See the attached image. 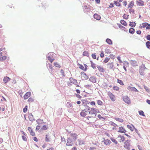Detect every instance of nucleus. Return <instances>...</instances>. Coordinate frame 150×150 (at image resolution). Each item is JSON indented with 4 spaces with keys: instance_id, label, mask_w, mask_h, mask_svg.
I'll return each instance as SVG.
<instances>
[{
    "instance_id": "4468645a",
    "label": "nucleus",
    "mask_w": 150,
    "mask_h": 150,
    "mask_svg": "<svg viewBox=\"0 0 150 150\" xmlns=\"http://www.w3.org/2000/svg\"><path fill=\"white\" fill-rule=\"evenodd\" d=\"M107 65L108 66V68L110 69H113L114 67V65L112 62H109L107 64Z\"/></svg>"
},
{
    "instance_id": "f704fd0d",
    "label": "nucleus",
    "mask_w": 150,
    "mask_h": 150,
    "mask_svg": "<svg viewBox=\"0 0 150 150\" xmlns=\"http://www.w3.org/2000/svg\"><path fill=\"white\" fill-rule=\"evenodd\" d=\"M36 122L38 124H42L43 122H44L43 120H41L40 119H38L36 120Z\"/></svg>"
},
{
    "instance_id": "7c9ffc66",
    "label": "nucleus",
    "mask_w": 150,
    "mask_h": 150,
    "mask_svg": "<svg viewBox=\"0 0 150 150\" xmlns=\"http://www.w3.org/2000/svg\"><path fill=\"white\" fill-rule=\"evenodd\" d=\"M120 22L121 23V24H122L123 25H124L125 26H126L127 25L126 21H124L123 20H121L120 21Z\"/></svg>"
},
{
    "instance_id": "a19ab883",
    "label": "nucleus",
    "mask_w": 150,
    "mask_h": 150,
    "mask_svg": "<svg viewBox=\"0 0 150 150\" xmlns=\"http://www.w3.org/2000/svg\"><path fill=\"white\" fill-rule=\"evenodd\" d=\"M115 119L117 121H118L120 122H122L124 121L123 119L121 118H115Z\"/></svg>"
},
{
    "instance_id": "473e14b6",
    "label": "nucleus",
    "mask_w": 150,
    "mask_h": 150,
    "mask_svg": "<svg viewBox=\"0 0 150 150\" xmlns=\"http://www.w3.org/2000/svg\"><path fill=\"white\" fill-rule=\"evenodd\" d=\"M80 115L82 117H84L87 114L85 113V112L81 111L80 114Z\"/></svg>"
},
{
    "instance_id": "4c0bfd02",
    "label": "nucleus",
    "mask_w": 150,
    "mask_h": 150,
    "mask_svg": "<svg viewBox=\"0 0 150 150\" xmlns=\"http://www.w3.org/2000/svg\"><path fill=\"white\" fill-rule=\"evenodd\" d=\"M7 58V57L4 56L0 57V61L2 62L5 60Z\"/></svg>"
},
{
    "instance_id": "58836bf2",
    "label": "nucleus",
    "mask_w": 150,
    "mask_h": 150,
    "mask_svg": "<svg viewBox=\"0 0 150 150\" xmlns=\"http://www.w3.org/2000/svg\"><path fill=\"white\" fill-rule=\"evenodd\" d=\"M91 64V67L94 69H96V64L93 63L92 61H90Z\"/></svg>"
},
{
    "instance_id": "603ef678",
    "label": "nucleus",
    "mask_w": 150,
    "mask_h": 150,
    "mask_svg": "<svg viewBox=\"0 0 150 150\" xmlns=\"http://www.w3.org/2000/svg\"><path fill=\"white\" fill-rule=\"evenodd\" d=\"M110 123L111 125L113 126L114 127L118 126L116 124L112 122L111 121L110 122Z\"/></svg>"
},
{
    "instance_id": "9b49d317",
    "label": "nucleus",
    "mask_w": 150,
    "mask_h": 150,
    "mask_svg": "<svg viewBox=\"0 0 150 150\" xmlns=\"http://www.w3.org/2000/svg\"><path fill=\"white\" fill-rule=\"evenodd\" d=\"M136 3L138 6H143L144 5V2L143 1L141 0L136 1Z\"/></svg>"
},
{
    "instance_id": "20e7f679",
    "label": "nucleus",
    "mask_w": 150,
    "mask_h": 150,
    "mask_svg": "<svg viewBox=\"0 0 150 150\" xmlns=\"http://www.w3.org/2000/svg\"><path fill=\"white\" fill-rule=\"evenodd\" d=\"M96 78L95 76H91L89 79V81L93 83H96Z\"/></svg>"
},
{
    "instance_id": "393cba45",
    "label": "nucleus",
    "mask_w": 150,
    "mask_h": 150,
    "mask_svg": "<svg viewBox=\"0 0 150 150\" xmlns=\"http://www.w3.org/2000/svg\"><path fill=\"white\" fill-rule=\"evenodd\" d=\"M135 32V29L132 28H131L129 30V32L130 34H133Z\"/></svg>"
},
{
    "instance_id": "c9c22d12",
    "label": "nucleus",
    "mask_w": 150,
    "mask_h": 150,
    "mask_svg": "<svg viewBox=\"0 0 150 150\" xmlns=\"http://www.w3.org/2000/svg\"><path fill=\"white\" fill-rule=\"evenodd\" d=\"M138 112L139 113L140 115L144 117L145 116V115L144 112L142 110L139 111Z\"/></svg>"
},
{
    "instance_id": "412c9836",
    "label": "nucleus",
    "mask_w": 150,
    "mask_h": 150,
    "mask_svg": "<svg viewBox=\"0 0 150 150\" xmlns=\"http://www.w3.org/2000/svg\"><path fill=\"white\" fill-rule=\"evenodd\" d=\"M81 101L82 102L83 105H86L90 103V102L88 101L87 100L82 99Z\"/></svg>"
},
{
    "instance_id": "f03ea898",
    "label": "nucleus",
    "mask_w": 150,
    "mask_h": 150,
    "mask_svg": "<svg viewBox=\"0 0 150 150\" xmlns=\"http://www.w3.org/2000/svg\"><path fill=\"white\" fill-rule=\"evenodd\" d=\"M97 109L94 108H91V110L88 111L89 114H91V115H94V116H92V117H94L96 115Z\"/></svg>"
},
{
    "instance_id": "052dcab7",
    "label": "nucleus",
    "mask_w": 150,
    "mask_h": 150,
    "mask_svg": "<svg viewBox=\"0 0 150 150\" xmlns=\"http://www.w3.org/2000/svg\"><path fill=\"white\" fill-rule=\"evenodd\" d=\"M148 25V23L146 22L144 23H142V27L143 28H145Z\"/></svg>"
},
{
    "instance_id": "680f3d73",
    "label": "nucleus",
    "mask_w": 150,
    "mask_h": 150,
    "mask_svg": "<svg viewBox=\"0 0 150 150\" xmlns=\"http://www.w3.org/2000/svg\"><path fill=\"white\" fill-rule=\"evenodd\" d=\"M48 135L47 134L46 135L45 141L47 142H50V141L49 138L47 137Z\"/></svg>"
},
{
    "instance_id": "39448f33",
    "label": "nucleus",
    "mask_w": 150,
    "mask_h": 150,
    "mask_svg": "<svg viewBox=\"0 0 150 150\" xmlns=\"http://www.w3.org/2000/svg\"><path fill=\"white\" fill-rule=\"evenodd\" d=\"M72 141L71 139L69 138H68L67 141V143L66 144L67 146H72Z\"/></svg>"
},
{
    "instance_id": "dca6fc26",
    "label": "nucleus",
    "mask_w": 150,
    "mask_h": 150,
    "mask_svg": "<svg viewBox=\"0 0 150 150\" xmlns=\"http://www.w3.org/2000/svg\"><path fill=\"white\" fill-rule=\"evenodd\" d=\"M71 136L72 137L74 141H75L77 138V135L76 133H71Z\"/></svg>"
},
{
    "instance_id": "f8f14e48",
    "label": "nucleus",
    "mask_w": 150,
    "mask_h": 150,
    "mask_svg": "<svg viewBox=\"0 0 150 150\" xmlns=\"http://www.w3.org/2000/svg\"><path fill=\"white\" fill-rule=\"evenodd\" d=\"M11 79L9 77L6 76L4 77L3 81L5 83H6L9 81Z\"/></svg>"
},
{
    "instance_id": "13d9d810",
    "label": "nucleus",
    "mask_w": 150,
    "mask_h": 150,
    "mask_svg": "<svg viewBox=\"0 0 150 150\" xmlns=\"http://www.w3.org/2000/svg\"><path fill=\"white\" fill-rule=\"evenodd\" d=\"M47 129V126L45 125H44L41 128V129L46 130Z\"/></svg>"
},
{
    "instance_id": "cd10ccee",
    "label": "nucleus",
    "mask_w": 150,
    "mask_h": 150,
    "mask_svg": "<svg viewBox=\"0 0 150 150\" xmlns=\"http://www.w3.org/2000/svg\"><path fill=\"white\" fill-rule=\"evenodd\" d=\"M136 23L135 22H129V25L132 27H134L136 25Z\"/></svg>"
},
{
    "instance_id": "e2e57ef3",
    "label": "nucleus",
    "mask_w": 150,
    "mask_h": 150,
    "mask_svg": "<svg viewBox=\"0 0 150 150\" xmlns=\"http://www.w3.org/2000/svg\"><path fill=\"white\" fill-rule=\"evenodd\" d=\"M34 99L32 98H29L28 100V101L29 102H33L34 101Z\"/></svg>"
},
{
    "instance_id": "0e129e2a",
    "label": "nucleus",
    "mask_w": 150,
    "mask_h": 150,
    "mask_svg": "<svg viewBox=\"0 0 150 150\" xmlns=\"http://www.w3.org/2000/svg\"><path fill=\"white\" fill-rule=\"evenodd\" d=\"M91 56L93 59H96V55L95 53L92 54L91 55Z\"/></svg>"
},
{
    "instance_id": "a878e982",
    "label": "nucleus",
    "mask_w": 150,
    "mask_h": 150,
    "mask_svg": "<svg viewBox=\"0 0 150 150\" xmlns=\"http://www.w3.org/2000/svg\"><path fill=\"white\" fill-rule=\"evenodd\" d=\"M106 42L109 45H112V40L109 38H107L106 39Z\"/></svg>"
},
{
    "instance_id": "49530a36",
    "label": "nucleus",
    "mask_w": 150,
    "mask_h": 150,
    "mask_svg": "<svg viewBox=\"0 0 150 150\" xmlns=\"http://www.w3.org/2000/svg\"><path fill=\"white\" fill-rule=\"evenodd\" d=\"M111 140L113 142H114L115 144H117L118 143L117 141L115 139L112 137H111L110 138Z\"/></svg>"
},
{
    "instance_id": "79ce46f5",
    "label": "nucleus",
    "mask_w": 150,
    "mask_h": 150,
    "mask_svg": "<svg viewBox=\"0 0 150 150\" xmlns=\"http://www.w3.org/2000/svg\"><path fill=\"white\" fill-rule=\"evenodd\" d=\"M144 89L146 90V91L148 93L150 92V90L146 86H145V85H144Z\"/></svg>"
},
{
    "instance_id": "0eeeda50",
    "label": "nucleus",
    "mask_w": 150,
    "mask_h": 150,
    "mask_svg": "<svg viewBox=\"0 0 150 150\" xmlns=\"http://www.w3.org/2000/svg\"><path fill=\"white\" fill-rule=\"evenodd\" d=\"M108 95L109 96L111 100L112 101H114L115 100V96L110 92H108Z\"/></svg>"
},
{
    "instance_id": "37998d69",
    "label": "nucleus",
    "mask_w": 150,
    "mask_h": 150,
    "mask_svg": "<svg viewBox=\"0 0 150 150\" xmlns=\"http://www.w3.org/2000/svg\"><path fill=\"white\" fill-rule=\"evenodd\" d=\"M142 66H141L140 67V69L139 70V73L140 75H143V70L142 69Z\"/></svg>"
},
{
    "instance_id": "7ed1b4c3",
    "label": "nucleus",
    "mask_w": 150,
    "mask_h": 150,
    "mask_svg": "<svg viewBox=\"0 0 150 150\" xmlns=\"http://www.w3.org/2000/svg\"><path fill=\"white\" fill-rule=\"evenodd\" d=\"M123 100L127 104H130L131 103L130 99L127 96H125L122 97Z\"/></svg>"
},
{
    "instance_id": "6e6d98bb",
    "label": "nucleus",
    "mask_w": 150,
    "mask_h": 150,
    "mask_svg": "<svg viewBox=\"0 0 150 150\" xmlns=\"http://www.w3.org/2000/svg\"><path fill=\"white\" fill-rule=\"evenodd\" d=\"M110 60V58L109 57H106L105 59V60L103 61V62L105 63H107Z\"/></svg>"
},
{
    "instance_id": "ea45409f",
    "label": "nucleus",
    "mask_w": 150,
    "mask_h": 150,
    "mask_svg": "<svg viewBox=\"0 0 150 150\" xmlns=\"http://www.w3.org/2000/svg\"><path fill=\"white\" fill-rule=\"evenodd\" d=\"M47 67L48 69H50L51 70H52V65L51 64L48 63V64H47Z\"/></svg>"
},
{
    "instance_id": "6e6552de",
    "label": "nucleus",
    "mask_w": 150,
    "mask_h": 150,
    "mask_svg": "<svg viewBox=\"0 0 150 150\" xmlns=\"http://www.w3.org/2000/svg\"><path fill=\"white\" fill-rule=\"evenodd\" d=\"M127 89L129 91H134L137 92L139 91L135 87H132L129 86L128 87Z\"/></svg>"
},
{
    "instance_id": "a18cd8bd",
    "label": "nucleus",
    "mask_w": 150,
    "mask_h": 150,
    "mask_svg": "<svg viewBox=\"0 0 150 150\" xmlns=\"http://www.w3.org/2000/svg\"><path fill=\"white\" fill-rule=\"evenodd\" d=\"M117 82L121 85H124L122 81L121 80L118 79Z\"/></svg>"
},
{
    "instance_id": "c03bdc74",
    "label": "nucleus",
    "mask_w": 150,
    "mask_h": 150,
    "mask_svg": "<svg viewBox=\"0 0 150 150\" xmlns=\"http://www.w3.org/2000/svg\"><path fill=\"white\" fill-rule=\"evenodd\" d=\"M118 137H120L121 138V140L122 142H123L125 140V138L124 136H121V135H119L118 136Z\"/></svg>"
},
{
    "instance_id": "3c124183",
    "label": "nucleus",
    "mask_w": 150,
    "mask_h": 150,
    "mask_svg": "<svg viewBox=\"0 0 150 150\" xmlns=\"http://www.w3.org/2000/svg\"><path fill=\"white\" fill-rule=\"evenodd\" d=\"M127 127L131 131H133L134 130L133 128L130 125H127Z\"/></svg>"
},
{
    "instance_id": "9d476101",
    "label": "nucleus",
    "mask_w": 150,
    "mask_h": 150,
    "mask_svg": "<svg viewBox=\"0 0 150 150\" xmlns=\"http://www.w3.org/2000/svg\"><path fill=\"white\" fill-rule=\"evenodd\" d=\"M31 95V93L30 92H26L23 96L25 100L27 99Z\"/></svg>"
},
{
    "instance_id": "2eb2a0df",
    "label": "nucleus",
    "mask_w": 150,
    "mask_h": 150,
    "mask_svg": "<svg viewBox=\"0 0 150 150\" xmlns=\"http://www.w3.org/2000/svg\"><path fill=\"white\" fill-rule=\"evenodd\" d=\"M28 118L29 120L31 121H33L35 120V119H34L33 116L31 113L29 114Z\"/></svg>"
},
{
    "instance_id": "423d86ee",
    "label": "nucleus",
    "mask_w": 150,
    "mask_h": 150,
    "mask_svg": "<svg viewBox=\"0 0 150 150\" xmlns=\"http://www.w3.org/2000/svg\"><path fill=\"white\" fill-rule=\"evenodd\" d=\"M119 130L118 132L121 133H125L127 132L126 130L123 127H119Z\"/></svg>"
},
{
    "instance_id": "6ab92c4d",
    "label": "nucleus",
    "mask_w": 150,
    "mask_h": 150,
    "mask_svg": "<svg viewBox=\"0 0 150 150\" xmlns=\"http://www.w3.org/2000/svg\"><path fill=\"white\" fill-rule=\"evenodd\" d=\"M130 63L133 66H135L137 65V62L135 60H131Z\"/></svg>"
},
{
    "instance_id": "f3484780",
    "label": "nucleus",
    "mask_w": 150,
    "mask_h": 150,
    "mask_svg": "<svg viewBox=\"0 0 150 150\" xmlns=\"http://www.w3.org/2000/svg\"><path fill=\"white\" fill-rule=\"evenodd\" d=\"M83 106L85 107V108L83 110H82L83 111L87 112L90 110V108L89 107L85 105H83Z\"/></svg>"
},
{
    "instance_id": "09e8293b",
    "label": "nucleus",
    "mask_w": 150,
    "mask_h": 150,
    "mask_svg": "<svg viewBox=\"0 0 150 150\" xmlns=\"http://www.w3.org/2000/svg\"><path fill=\"white\" fill-rule=\"evenodd\" d=\"M129 15H126L125 14H124L123 16V18L125 19H127L128 18Z\"/></svg>"
},
{
    "instance_id": "8fccbe9b",
    "label": "nucleus",
    "mask_w": 150,
    "mask_h": 150,
    "mask_svg": "<svg viewBox=\"0 0 150 150\" xmlns=\"http://www.w3.org/2000/svg\"><path fill=\"white\" fill-rule=\"evenodd\" d=\"M129 12L130 13H132L133 14L135 13L134 10L132 8H130L129 9Z\"/></svg>"
},
{
    "instance_id": "e433bc0d",
    "label": "nucleus",
    "mask_w": 150,
    "mask_h": 150,
    "mask_svg": "<svg viewBox=\"0 0 150 150\" xmlns=\"http://www.w3.org/2000/svg\"><path fill=\"white\" fill-rule=\"evenodd\" d=\"M118 26H119V28L120 29H122V30H124V31H125V29H126L125 27L124 26L122 25L121 24H118Z\"/></svg>"
},
{
    "instance_id": "774afa93",
    "label": "nucleus",
    "mask_w": 150,
    "mask_h": 150,
    "mask_svg": "<svg viewBox=\"0 0 150 150\" xmlns=\"http://www.w3.org/2000/svg\"><path fill=\"white\" fill-rule=\"evenodd\" d=\"M146 39L147 40L150 41V35H148L146 36Z\"/></svg>"
},
{
    "instance_id": "72a5a7b5",
    "label": "nucleus",
    "mask_w": 150,
    "mask_h": 150,
    "mask_svg": "<svg viewBox=\"0 0 150 150\" xmlns=\"http://www.w3.org/2000/svg\"><path fill=\"white\" fill-rule=\"evenodd\" d=\"M146 45L147 48L149 49H150V42L148 41L146 42Z\"/></svg>"
},
{
    "instance_id": "aec40b11",
    "label": "nucleus",
    "mask_w": 150,
    "mask_h": 150,
    "mask_svg": "<svg viewBox=\"0 0 150 150\" xmlns=\"http://www.w3.org/2000/svg\"><path fill=\"white\" fill-rule=\"evenodd\" d=\"M90 9L89 7H88L87 6H84V11L85 13H87L90 11Z\"/></svg>"
},
{
    "instance_id": "a211bd4d",
    "label": "nucleus",
    "mask_w": 150,
    "mask_h": 150,
    "mask_svg": "<svg viewBox=\"0 0 150 150\" xmlns=\"http://www.w3.org/2000/svg\"><path fill=\"white\" fill-rule=\"evenodd\" d=\"M69 80H70L71 83H72L76 85L77 83V80L73 79L72 78H69Z\"/></svg>"
},
{
    "instance_id": "de8ad7c7",
    "label": "nucleus",
    "mask_w": 150,
    "mask_h": 150,
    "mask_svg": "<svg viewBox=\"0 0 150 150\" xmlns=\"http://www.w3.org/2000/svg\"><path fill=\"white\" fill-rule=\"evenodd\" d=\"M78 65H79V68L84 71V67L82 65L79 64H78Z\"/></svg>"
},
{
    "instance_id": "bb28decb",
    "label": "nucleus",
    "mask_w": 150,
    "mask_h": 150,
    "mask_svg": "<svg viewBox=\"0 0 150 150\" xmlns=\"http://www.w3.org/2000/svg\"><path fill=\"white\" fill-rule=\"evenodd\" d=\"M81 73L83 74V77H84V78L85 79H87L89 78V77H88V76H87V75L83 71L81 72Z\"/></svg>"
},
{
    "instance_id": "b1692460",
    "label": "nucleus",
    "mask_w": 150,
    "mask_h": 150,
    "mask_svg": "<svg viewBox=\"0 0 150 150\" xmlns=\"http://www.w3.org/2000/svg\"><path fill=\"white\" fill-rule=\"evenodd\" d=\"M134 2L133 1H131L129 4L128 8H132L134 5Z\"/></svg>"
},
{
    "instance_id": "bf43d9fd",
    "label": "nucleus",
    "mask_w": 150,
    "mask_h": 150,
    "mask_svg": "<svg viewBox=\"0 0 150 150\" xmlns=\"http://www.w3.org/2000/svg\"><path fill=\"white\" fill-rule=\"evenodd\" d=\"M98 104L100 105H102L103 104V102L100 100H97Z\"/></svg>"
},
{
    "instance_id": "1a4fd4ad",
    "label": "nucleus",
    "mask_w": 150,
    "mask_h": 150,
    "mask_svg": "<svg viewBox=\"0 0 150 150\" xmlns=\"http://www.w3.org/2000/svg\"><path fill=\"white\" fill-rule=\"evenodd\" d=\"M102 142H103L106 145L110 144L111 143L109 139H104V140L102 141Z\"/></svg>"
},
{
    "instance_id": "c85d7f7f",
    "label": "nucleus",
    "mask_w": 150,
    "mask_h": 150,
    "mask_svg": "<svg viewBox=\"0 0 150 150\" xmlns=\"http://www.w3.org/2000/svg\"><path fill=\"white\" fill-rule=\"evenodd\" d=\"M129 146L130 144H126V143L125 142L124 147L128 150H129L130 149Z\"/></svg>"
},
{
    "instance_id": "2f4dec72",
    "label": "nucleus",
    "mask_w": 150,
    "mask_h": 150,
    "mask_svg": "<svg viewBox=\"0 0 150 150\" xmlns=\"http://www.w3.org/2000/svg\"><path fill=\"white\" fill-rule=\"evenodd\" d=\"M83 56H87V57H89V54L88 52L86 51H85L83 52Z\"/></svg>"
},
{
    "instance_id": "f257e3e1",
    "label": "nucleus",
    "mask_w": 150,
    "mask_h": 150,
    "mask_svg": "<svg viewBox=\"0 0 150 150\" xmlns=\"http://www.w3.org/2000/svg\"><path fill=\"white\" fill-rule=\"evenodd\" d=\"M55 54L53 52H50L46 55L48 60L52 63L54 60V57H55Z\"/></svg>"
},
{
    "instance_id": "ddd939ff",
    "label": "nucleus",
    "mask_w": 150,
    "mask_h": 150,
    "mask_svg": "<svg viewBox=\"0 0 150 150\" xmlns=\"http://www.w3.org/2000/svg\"><path fill=\"white\" fill-rule=\"evenodd\" d=\"M28 130L30 132L31 135L32 136H34L35 135V134L32 128L30 127H28Z\"/></svg>"
},
{
    "instance_id": "4d7b16f0",
    "label": "nucleus",
    "mask_w": 150,
    "mask_h": 150,
    "mask_svg": "<svg viewBox=\"0 0 150 150\" xmlns=\"http://www.w3.org/2000/svg\"><path fill=\"white\" fill-rule=\"evenodd\" d=\"M113 89L114 90L118 91L119 89V88L116 86H114L113 87Z\"/></svg>"
},
{
    "instance_id": "338daca9",
    "label": "nucleus",
    "mask_w": 150,
    "mask_h": 150,
    "mask_svg": "<svg viewBox=\"0 0 150 150\" xmlns=\"http://www.w3.org/2000/svg\"><path fill=\"white\" fill-rule=\"evenodd\" d=\"M22 137L23 140L25 141H27V138L26 137L23 135L22 136Z\"/></svg>"
},
{
    "instance_id": "4be33fe9",
    "label": "nucleus",
    "mask_w": 150,
    "mask_h": 150,
    "mask_svg": "<svg viewBox=\"0 0 150 150\" xmlns=\"http://www.w3.org/2000/svg\"><path fill=\"white\" fill-rule=\"evenodd\" d=\"M93 18L95 19L98 20H99L100 19L101 17L99 15L96 13H95L93 15Z\"/></svg>"
},
{
    "instance_id": "5fc2aeb1",
    "label": "nucleus",
    "mask_w": 150,
    "mask_h": 150,
    "mask_svg": "<svg viewBox=\"0 0 150 150\" xmlns=\"http://www.w3.org/2000/svg\"><path fill=\"white\" fill-rule=\"evenodd\" d=\"M54 64L56 67L60 68L61 67V66L57 62H54Z\"/></svg>"
},
{
    "instance_id": "5701e85b",
    "label": "nucleus",
    "mask_w": 150,
    "mask_h": 150,
    "mask_svg": "<svg viewBox=\"0 0 150 150\" xmlns=\"http://www.w3.org/2000/svg\"><path fill=\"white\" fill-rule=\"evenodd\" d=\"M97 67L98 69V70L100 72H103L105 71V70L103 68V67H101L99 65H97Z\"/></svg>"
},
{
    "instance_id": "69168bd1",
    "label": "nucleus",
    "mask_w": 150,
    "mask_h": 150,
    "mask_svg": "<svg viewBox=\"0 0 150 150\" xmlns=\"http://www.w3.org/2000/svg\"><path fill=\"white\" fill-rule=\"evenodd\" d=\"M111 52H110V50L108 49H105V53H106L107 54L108 53H110Z\"/></svg>"
},
{
    "instance_id": "864d4df0",
    "label": "nucleus",
    "mask_w": 150,
    "mask_h": 150,
    "mask_svg": "<svg viewBox=\"0 0 150 150\" xmlns=\"http://www.w3.org/2000/svg\"><path fill=\"white\" fill-rule=\"evenodd\" d=\"M27 108L28 106L27 105H26L25 108H24L23 110V111L24 113H25L27 111Z\"/></svg>"
},
{
    "instance_id": "c756f323",
    "label": "nucleus",
    "mask_w": 150,
    "mask_h": 150,
    "mask_svg": "<svg viewBox=\"0 0 150 150\" xmlns=\"http://www.w3.org/2000/svg\"><path fill=\"white\" fill-rule=\"evenodd\" d=\"M114 4L117 6L119 7L121 6V4L116 1H114Z\"/></svg>"
}]
</instances>
